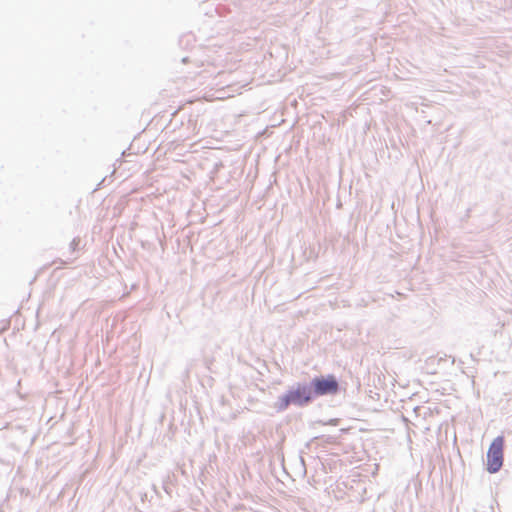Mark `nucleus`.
Returning a JSON list of instances; mask_svg holds the SVG:
<instances>
[{"mask_svg": "<svg viewBox=\"0 0 512 512\" xmlns=\"http://www.w3.org/2000/svg\"><path fill=\"white\" fill-rule=\"evenodd\" d=\"M182 62H183V63L188 62V57H184V58L182 59Z\"/></svg>", "mask_w": 512, "mask_h": 512, "instance_id": "6e6552de", "label": "nucleus"}, {"mask_svg": "<svg viewBox=\"0 0 512 512\" xmlns=\"http://www.w3.org/2000/svg\"><path fill=\"white\" fill-rule=\"evenodd\" d=\"M307 383L313 403L321 397L336 396L346 392V386L333 373L314 375L307 379Z\"/></svg>", "mask_w": 512, "mask_h": 512, "instance_id": "f03ea898", "label": "nucleus"}, {"mask_svg": "<svg viewBox=\"0 0 512 512\" xmlns=\"http://www.w3.org/2000/svg\"><path fill=\"white\" fill-rule=\"evenodd\" d=\"M505 439L503 436H497L490 444L486 454V470L490 474L497 473L503 465V449Z\"/></svg>", "mask_w": 512, "mask_h": 512, "instance_id": "7ed1b4c3", "label": "nucleus"}, {"mask_svg": "<svg viewBox=\"0 0 512 512\" xmlns=\"http://www.w3.org/2000/svg\"><path fill=\"white\" fill-rule=\"evenodd\" d=\"M153 489H154V491L158 494V491H157V488H156V486H155V485L153 486Z\"/></svg>", "mask_w": 512, "mask_h": 512, "instance_id": "1a4fd4ad", "label": "nucleus"}, {"mask_svg": "<svg viewBox=\"0 0 512 512\" xmlns=\"http://www.w3.org/2000/svg\"><path fill=\"white\" fill-rule=\"evenodd\" d=\"M313 403L307 379L290 385L287 390L277 397L273 407L280 413L286 411L290 406L305 408Z\"/></svg>", "mask_w": 512, "mask_h": 512, "instance_id": "f257e3e1", "label": "nucleus"}, {"mask_svg": "<svg viewBox=\"0 0 512 512\" xmlns=\"http://www.w3.org/2000/svg\"><path fill=\"white\" fill-rule=\"evenodd\" d=\"M315 439L322 440L326 444H333L336 442L337 438L331 435H321L318 437H315Z\"/></svg>", "mask_w": 512, "mask_h": 512, "instance_id": "39448f33", "label": "nucleus"}, {"mask_svg": "<svg viewBox=\"0 0 512 512\" xmlns=\"http://www.w3.org/2000/svg\"><path fill=\"white\" fill-rule=\"evenodd\" d=\"M163 490H164L168 495H171V493H172V488H171L170 484L168 483V481H164V482H163Z\"/></svg>", "mask_w": 512, "mask_h": 512, "instance_id": "0eeeda50", "label": "nucleus"}, {"mask_svg": "<svg viewBox=\"0 0 512 512\" xmlns=\"http://www.w3.org/2000/svg\"><path fill=\"white\" fill-rule=\"evenodd\" d=\"M80 242H81L80 238H74L71 241V243L69 245V248H70L71 252H76V251H78L80 249V247H79Z\"/></svg>", "mask_w": 512, "mask_h": 512, "instance_id": "423d86ee", "label": "nucleus"}, {"mask_svg": "<svg viewBox=\"0 0 512 512\" xmlns=\"http://www.w3.org/2000/svg\"><path fill=\"white\" fill-rule=\"evenodd\" d=\"M341 423V419L340 418H331L327 421H324V420H317L315 422V424H320V425H330V426H338L340 425Z\"/></svg>", "mask_w": 512, "mask_h": 512, "instance_id": "20e7f679", "label": "nucleus"}]
</instances>
